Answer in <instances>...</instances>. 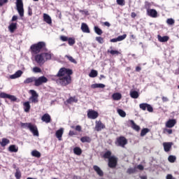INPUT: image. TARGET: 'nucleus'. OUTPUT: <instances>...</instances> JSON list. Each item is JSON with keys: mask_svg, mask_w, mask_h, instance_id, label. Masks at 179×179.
Instances as JSON below:
<instances>
[{"mask_svg": "<svg viewBox=\"0 0 179 179\" xmlns=\"http://www.w3.org/2000/svg\"><path fill=\"white\" fill-rule=\"evenodd\" d=\"M67 41H68L69 45H71V46L73 45L76 43L75 38H72V37L69 38Z\"/></svg>", "mask_w": 179, "mask_h": 179, "instance_id": "40", "label": "nucleus"}, {"mask_svg": "<svg viewBox=\"0 0 179 179\" xmlns=\"http://www.w3.org/2000/svg\"><path fill=\"white\" fill-rule=\"evenodd\" d=\"M117 164H118V158L115 156H112L109 158L108 166L110 169H115V167H117Z\"/></svg>", "mask_w": 179, "mask_h": 179, "instance_id": "7", "label": "nucleus"}, {"mask_svg": "<svg viewBox=\"0 0 179 179\" xmlns=\"http://www.w3.org/2000/svg\"><path fill=\"white\" fill-rule=\"evenodd\" d=\"M79 12H80V13H84L87 16H88V15H89V11L86 10H80Z\"/></svg>", "mask_w": 179, "mask_h": 179, "instance_id": "58", "label": "nucleus"}, {"mask_svg": "<svg viewBox=\"0 0 179 179\" xmlns=\"http://www.w3.org/2000/svg\"><path fill=\"white\" fill-rule=\"evenodd\" d=\"M176 156L174 155H170L169 157H168V160L170 163H174L176 160Z\"/></svg>", "mask_w": 179, "mask_h": 179, "instance_id": "47", "label": "nucleus"}, {"mask_svg": "<svg viewBox=\"0 0 179 179\" xmlns=\"http://www.w3.org/2000/svg\"><path fill=\"white\" fill-rule=\"evenodd\" d=\"M127 38V34H123L122 36H117L116 38L110 39V43H117L118 41H122V40H125Z\"/></svg>", "mask_w": 179, "mask_h": 179, "instance_id": "18", "label": "nucleus"}, {"mask_svg": "<svg viewBox=\"0 0 179 179\" xmlns=\"http://www.w3.org/2000/svg\"><path fill=\"white\" fill-rule=\"evenodd\" d=\"M147 15L148 16H150V17L156 18V17H157V10H156L155 9L148 8L147 9Z\"/></svg>", "mask_w": 179, "mask_h": 179, "instance_id": "15", "label": "nucleus"}, {"mask_svg": "<svg viewBox=\"0 0 179 179\" xmlns=\"http://www.w3.org/2000/svg\"><path fill=\"white\" fill-rule=\"evenodd\" d=\"M28 15L29 16H31V15H33V10H31V8L30 7H29V8H28Z\"/></svg>", "mask_w": 179, "mask_h": 179, "instance_id": "61", "label": "nucleus"}, {"mask_svg": "<svg viewBox=\"0 0 179 179\" xmlns=\"http://www.w3.org/2000/svg\"><path fill=\"white\" fill-rule=\"evenodd\" d=\"M0 97L1 99H9V100H10L11 101H16V100H17V98H16V96L8 94L5 92H1Z\"/></svg>", "mask_w": 179, "mask_h": 179, "instance_id": "13", "label": "nucleus"}, {"mask_svg": "<svg viewBox=\"0 0 179 179\" xmlns=\"http://www.w3.org/2000/svg\"><path fill=\"white\" fill-rule=\"evenodd\" d=\"M31 156H33V157L40 159V157H41V153H40L37 150H34L31 152Z\"/></svg>", "mask_w": 179, "mask_h": 179, "instance_id": "34", "label": "nucleus"}, {"mask_svg": "<svg viewBox=\"0 0 179 179\" xmlns=\"http://www.w3.org/2000/svg\"><path fill=\"white\" fill-rule=\"evenodd\" d=\"M4 3H8V0H0V6H3Z\"/></svg>", "mask_w": 179, "mask_h": 179, "instance_id": "59", "label": "nucleus"}, {"mask_svg": "<svg viewBox=\"0 0 179 179\" xmlns=\"http://www.w3.org/2000/svg\"><path fill=\"white\" fill-rule=\"evenodd\" d=\"M163 134H168L169 135H171L173 134V129H164Z\"/></svg>", "mask_w": 179, "mask_h": 179, "instance_id": "49", "label": "nucleus"}, {"mask_svg": "<svg viewBox=\"0 0 179 179\" xmlns=\"http://www.w3.org/2000/svg\"><path fill=\"white\" fill-rule=\"evenodd\" d=\"M117 5L120 6H124L125 5V0H116Z\"/></svg>", "mask_w": 179, "mask_h": 179, "instance_id": "52", "label": "nucleus"}, {"mask_svg": "<svg viewBox=\"0 0 179 179\" xmlns=\"http://www.w3.org/2000/svg\"><path fill=\"white\" fill-rule=\"evenodd\" d=\"M41 120L43 121V122L48 124L51 122V116L48 115V113H45L42 116Z\"/></svg>", "mask_w": 179, "mask_h": 179, "instance_id": "19", "label": "nucleus"}, {"mask_svg": "<svg viewBox=\"0 0 179 179\" xmlns=\"http://www.w3.org/2000/svg\"><path fill=\"white\" fill-rule=\"evenodd\" d=\"M16 29H17V23H11L9 27H8V29L10 31V33H14L15 30H16Z\"/></svg>", "mask_w": 179, "mask_h": 179, "instance_id": "26", "label": "nucleus"}, {"mask_svg": "<svg viewBox=\"0 0 179 179\" xmlns=\"http://www.w3.org/2000/svg\"><path fill=\"white\" fill-rule=\"evenodd\" d=\"M44 48H45V42L43 41L38 42L30 47L32 54H38Z\"/></svg>", "mask_w": 179, "mask_h": 179, "instance_id": "2", "label": "nucleus"}, {"mask_svg": "<svg viewBox=\"0 0 179 179\" xmlns=\"http://www.w3.org/2000/svg\"><path fill=\"white\" fill-rule=\"evenodd\" d=\"M112 99L115 101L121 100V99H122V95L120 92H116L113 94Z\"/></svg>", "mask_w": 179, "mask_h": 179, "instance_id": "24", "label": "nucleus"}, {"mask_svg": "<svg viewBox=\"0 0 179 179\" xmlns=\"http://www.w3.org/2000/svg\"><path fill=\"white\" fill-rule=\"evenodd\" d=\"M29 93L31 94V96L30 97L31 103H38V94H37L34 90H31Z\"/></svg>", "mask_w": 179, "mask_h": 179, "instance_id": "10", "label": "nucleus"}, {"mask_svg": "<svg viewBox=\"0 0 179 179\" xmlns=\"http://www.w3.org/2000/svg\"><path fill=\"white\" fill-rule=\"evenodd\" d=\"M73 153L77 156H80L82 155V148L79 147H76L73 148Z\"/></svg>", "mask_w": 179, "mask_h": 179, "instance_id": "33", "label": "nucleus"}, {"mask_svg": "<svg viewBox=\"0 0 179 179\" xmlns=\"http://www.w3.org/2000/svg\"><path fill=\"white\" fill-rule=\"evenodd\" d=\"M157 37H158V41H160V43H166V42L169 41V40L170 38L167 36H162L160 35H158Z\"/></svg>", "mask_w": 179, "mask_h": 179, "instance_id": "25", "label": "nucleus"}, {"mask_svg": "<svg viewBox=\"0 0 179 179\" xmlns=\"http://www.w3.org/2000/svg\"><path fill=\"white\" fill-rule=\"evenodd\" d=\"M17 10L21 17L24 16V9H23V1L22 0H17Z\"/></svg>", "mask_w": 179, "mask_h": 179, "instance_id": "6", "label": "nucleus"}, {"mask_svg": "<svg viewBox=\"0 0 179 179\" xmlns=\"http://www.w3.org/2000/svg\"><path fill=\"white\" fill-rule=\"evenodd\" d=\"M48 82V78L43 76L39 77L38 78H35L34 85L36 87L41 86L43 83H47Z\"/></svg>", "mask_w": 179, "mask_h": 179, "instance_id": "8", "label": "nucleus"}, {"mask_svg": "<svg viewBox=\"0 0 179 179\" xmlns=\"http://www.w3.org/2000/svg\"><path fill=\"white\" fill-rule=\"evenodd\" d=\"M81 30L83 33H90V29H89V26L87 24L83 22L81 24Z\"/></svg>", "mask_w": 179, "mask_h": 179, "instance_id": "20", "label": "nucleus"}, {"mask_svg": "<svg viewBox=\"0 0 179 179\" xmlns=\"http://www.w3.org/2000/svg\"><path fill=\"white\" fill-rule=\"evenodd\" d=\"M78 99H76V96H71L66 100V103H68V104H71V103H76Z\"/></svg>", "mask_w": 179, "mask_h": 179, "instance_id": "35", "label": "nucleus"}, {"mask_svg": "<svg viewBox=\"0 0 179 179\" xmlns=\"http://www.w3.org/2000/svg\"><path fill=\"white\" fill-rule=\"evenodd\" d=\"M117 114L122 118H125L127 117V113L124 111L122 109H117Z\"/></svg>", "mask_w": 179, "mask_h": 179, "instance_id": "39", "label": "nucleus"}, {"mask_svg": "<svg viewBox=\"0 0 179 179\" xmlns=\"http://www.w3.org/2000/svg\"><path fill=\"white\" fill-rule=\"evenodd\" d=\"M131 16L133 19H135V17H136V13L135 12H132Z\"/></svg>", "mask_w": 179, "mask_h": 179, "instance_id": "64", "label": "nucleus"}, {"mask_svg": "<svg viewBox=\"0 0 179 179\" xmlns=\"http://www.w3.org/2000/svg\"><path fill=\"white\" fill-rule=\"evenodd\" d=\"M103 159H111V157H113V156H111V151H110V150L106 151L103 154Z\"/></svg>", "mask_w": 179, "mask_h": 179, "instance_id": "37", "label": "nucleus"}, {"mask_svg": "<svg viewBox=\"0 0 179 179\" xmlns=\"http://www.w3.org/2000/svg\"><path fill=\"white\" fill-rule=\"evenodd\" d=\"M95 33L98 34V36H101L103 34V30L100 29L99 27L95 26L94 28Z\"/></svg>", "mask_w": 179, "mask_h": 179, "instance_id": "41", "label": "nucleus"}, {"mask_svg": "<svg viewBox=\"0 0 179 179\" xmlns=\"http://www.w3.org/2000/svg\"><path fill=\"white\" fill-rule=\"evenodd\" d=\"M163 146L166 152H170V150L171 149V143H164Z\"/></svg>", "mask_w": 179, "mask_h": 179, "instance_id": "32", "label": "nucleus"}, {"mask_svg": "<svg viewBox=\"0 0 179 179\" xmlns=\"http://www.w3.org/2000/svg\"><path fill=\"white\" fill-rule=\"evenodd\" d=\"M166 179H176V178H173V175L171 174H168L166 176Z\"/></svg>", "mask_w": 179, "mask_h": 179, "instance_id": "62", "label": "nucleus"}, {"mask_svg": "<svg viewBox=\"0 0 179 179\" xmlns=\"http://www.w3.org/2000/svg\"><path fill=\"white\" fill-rule=\"evenodd\" d=\"M56 138L59 139V141L62 140V135H64V129L61 128L59 130L56 131Z\"/></svg>", "mask_w": 179, "mask_h": 179, "instance_id": "22", "label": "nucleus"}, {"mask_svg": "<svg viewBox=\"0 0 179 179\" xmlns=\"http://www.w3.org/2000/svg\"><path fill=\"white\" fill-rule=\"evenodd\" d=\"M166 23L167 24H169V26H173V24H174V23H176V21L174 20V19L173 18H168L166 20Z\"/></svg>", "mask_w": 179, "mask_h": 179, "instance_id": "46", "label": "nucleus"}, {"mask_svg": "<svg viewBox=\"0 0 179 179\" xmlns=\"http://www.w3.org/2000/svg\"><path fill=\"white\" fill-rule=\"evenodd\" d=\"M130 96L131 99H138L139 97V93L137 91H132L130 92Z\"/></svg>", "mask_w": 179, "mask_h": 179, "instance_id": "38", "label": "nucleus"}, {"mask_svg": "<svg viewBox=\"0 0 179 179\" xmlns=\"http://www.w3.org/2000/svg\"><path fill=\"white\" fill-rule=\"evenodd\" d=\"M72 82V78L71 76H65L64 77L59 78V83L62 86H68Z\"/></svg>", "mask_w": 179, "mask_h": 179, "instance_id": "4", "label": "nucleus"}, {"mask_svg": "<svg viewBox=\"0 0 179 179\" xmlns=\"http://www.w3.org/2000/svg\"><path fill=\"white\" fill-rule=\"evenodd\" d=\"M87 117L90 118V120H96V118L99 117V112L90 109L87 110Z\"/></svg>", "mask_w": 179, "mask_h": 179, "instance_id": "9", "label": "nucleus"}, {"mask_svg": "<svg viewBox=\"0 0 179 179\" xmlns=\"http://www.w3.org/2000/svg\"><path fill=\"white\" fill-rule=\"evenodd\" d=\"M15 177L17 179H20L22 178V173L19 170V168L16 169V172L15 173Z\"/></svg>", "mask_w": 179, "mask_h": 179, "instance_id": "43", "label": "nucleus"}, {"mask_svg": "<svg viewBox=\"0 0 179 179\" xmlns=\"http://www.w3.org/2000/svg\"><path fill=\"white\" fill-rule=\"evenodd\" d=\"M35 78L36 77L28 78L24 81V83L25 85H29V83H33V82H35Z\"/></svg>", "mask_w": 179, "mask_h": 179, "instance_id": "36", "label": "nucleus"}, {"mask_svg": "<svg viewBox=\"0 0 179 179\" xmlns=\"http://www.w3.org/2000/svg\"><path fill=\"white\" fill-rule=\"evenodd\" d=\"M9 143H10V141L6 138H3L1 142H0V145L2 148H5V146H6V145H9Z\"/></svg>", "mask_w": 179, "mask_h": 179, "instance_id": "27", "label": "nucleus"}, {"mask_svg": "<svg viewBox=\"0 0 179 179\" xmlns=\"http://www.w3.org/2000/svg\"><path fill=\"white\" fill-rule=\"evenodd\" d=\"M102 129H106V124L101 122V120L96 121L95 122V131L97 132H100Z\"/></svg>", "mask_w": 179, "mask_h": 179, "instance_id": "12", "label": "nucleus"}, {"mask_svg": "<svg viewBox=\"0 0 179 179\" xmlns=\"http://www.w3.org/2000/svg\"><path fill=\"white\" fill-rule=\"evenodd\" d=\"M135 171H136L135 169L129 168L127 169V174H134V173H135Z\"/></svg>", "mask_w": 179, "mask_h": 179, "instance_id": "54", "label": "nucleus"}, {"mask_svg": "<svg viewBox=\"0 0 179 179\" xmlns=\"http://www.w3.org/2000/svg\"><path fill=\"white\" fill-rule=\"evenodd\" d=\"M130 124L132 129L136 131L137 132H139V131H141V127L138 126L134 120H130Z\"/></svg>", "mask_w": 179, "mask_h": 179, "instance_id": "21", "label": "nucleus"}, {"mask_svg": "<svg viewBox=\"0 0 179 179\" xmlns=\"http://www.w3.org/2000/svg\"><path fill=\"white\" fill-rule=\"evenodd\" d=\"M96 41L99 43V44H103L104 43V38L101 37V36H97L96 37Z\"/></svg>", "mask_w": 179, "mask_h": 179, "instance_id": "51", "label": "nucleus"}, {"mask_svg": "<svg viewBox=\"0 0 179 179\" xmlns=\"http://www.w3.org/2000/svg\"><path fill=\"white\" fill-rule=\"evenodd\" d=\"M35 61L38 65H44L45 62L51 59L52 55L51 52H42L40 54H36L34 57Z\"/></svg>", "mask_w": 179, "mask_h": 179, "instance_id": "1", "label": "nucleus"}, {"mask_svg": "<svg viewBox=\"0 0 179 179\" xmlns=\"http://www.w3.org/2000/svg\"><path fill=\"white\" fill-rule=\"evenodd\" d=\"M176 124H177V120L175 119H169L166 122V128H173Z\"/></svg>", "mask_w": 179, "mask_h": 179, "instance_id": "16", "label": "nucleus"}, {"mask_svg": "<svg viewBox=\"0 0 179 179\" xmlns=\"http://www.w3.org/2000/svg\"><path fill=\"white\" fill-rule=\"evenodd\" d=\"M33 72H34V73H41L42 71L41 68L35 66L33 68Z\"/></svg>", "mask_w": 179, "mask_h": 179, "instance_id": "50", "label": "nucleus"}, {"mask_svg": "<svg viewBox=\"0 0 179 179\" xmlns=\"http://www.w3.org/2000/svg\"><path fill=\"white\" fill-rule=\"evenodd\" d=\"M148 132H150V129L148 128H144L141 131V136H145L146 134H148Z\"/></svg>", "mask_w": 179, "mask_h": 179, "instance_id": "42", "label": "nucleus"}, {"mask_svg": "<svg viewBox=\"0 0 179 179\" xmlns=\"http://www.w3.org/2000/svg\"><path fill=\"white\" fill-rule=\"evenodd\" d=\"M43 20L44 22H45V23H48V24H51L52 23V20H51V17L45 13L43 14Z\"/></svg>", "mask_w": 179, "mask_h": 179, "instance_id": "23", "label": "nucleus"}, {"mask_svg": "<svg viewBox=\"0 0 179 179\" xmlns=\"http://www.w3.org/2000/svg\"><path fill=\"white\" fill-rule=\"evenodd\" d=\"M93 169L96 173V174L99 175V177H103L104 172H103V170H101V169H100V167H99V166L94 165L93 166Z\"/></svg>", "mask_w": 179, "mask_h": 179, "instance_id": "17", "label": "nucleus"}, {"mask_svg": "<svg viewBox=\"0 0 179 179\" xmlns=\"http://www.w3.org/2000/svg\"><path fill=\"white\" fill-rule=\"evenodd\" d=\"M68 36H60L59 39L61 41H68Z\"/></svg>", "mask_w": 179, "mask_h": 179, "instance_id": "56", "label": "nucleus"}, {"mask_svg": "<svg viewBox=\"0 0 179 179\" xmlns=\"http://www.w3.org/2000/svg\"><path fill=\"white\" fill-rule=\"evenodd\" d=\"M69 136H73L74 135H76V134L75 133V131L70 130L69 132Z\"/></svg>", "mask_w": 179, "mask_h": 179, "instance_id": "60", "label": "nucleus"}, {"mask_svg": "<svg viewBox=\"0 0 179 179\" xmlns=\"http://www.w3.org/2000/svg\"><path fill=\"white\" fill-rule=\"evenodd\" d=\"M22 75H23V71H22V70H18L17 72H15V76H17V78H20Z\"/></svg>", "mask_w": 179, "mask_h": 179, "instance_id": "55", "label": "nucleus"}, {"mask_svg": "<svg viewBox=\"0 0 179 179\" xmlns=\"http://www.w3.org/2000/svg\"><path fill=\"white\" fill-rule=\"evenodd\" d=\"M91 87L92 89H97V88H99V89H104V87H106V85L104 84H101V83H99V84H92L91 85Z\"/></svg>", "mask_w": 179, "mask_h": 179, "instance_id": "28", "label": "nucleus"}, {"mask_svg": "<svg viewBox=\"0 0 179 179\" xmlns=\"http://www.w3.org/2000/svg\"><path fill=\"white\" fill-rule=\"evenodd\" d=\"M128 144V140L127 138L121 136L118 138H117L115 141V145L117 146H120V148H125V145Z\"/></svg>", "mask_w": 179, "mask_h": 179, "instance_id": "5", "label": "nucleus"}, {"mask_svg": "<svg viewBox=\"0 0 179 179\" xmlns=\"http://www.w3.org/2000/svg\"><path fill=\"white\" fill-rule=\"evenodd\" d=\"M73 73V71H72V69H66L65 67L61 68L59 71H58L57 76L58 78H62V76H71Z\"/></svg>", "mask_w": 179, "mask_h": 179, "instance_id": "3", "label": "nucleus"}, {"mask_svg": "<svg viewBox=\"0 0 179 179\" xmlns=\"http://www.w3.org/2000/svg\"><path fill=\"white\" fill-rule=\"evenodd\" d=\"M108 52L111 54V55H120V52L118 50H108Z\"/></svg>", "mask_w": 179, "mask_h": 179, "instance_id": "48", "label": "nucleus"}, {"mask_svg": "<svg viewBox=\"0 0 179 179\" xmlns=\"http://www.w3.org/2000/svg\"><path fill=\"white\" fill-rule=\"evenodd\" d=\"M23 106H24V110L25 113H29V111H30V108L31 107L30 106V102H29V101L24 102L23 103Z\"/></svg>", "mask_w": 179, "mask_h": 179, "instance_id": "31", "label": "nucleus"}, {"mask_svg": "<svg viewBox=\"0 0 179 179\" xmlns=\"http://www.w3.org/2000/svg\"><path fill=\"white\" fill-rule=\"evenodd\" d=\"M139 107L143 111H146L147 109L149 113H153V107H152L150 104L146 103H140Z\"/></svg>", "mask_w": 179, "mask_h": 179, "instance_id": "11", "label": "nucleus"}, {"mask_svg": "<svg viewBox=\"0 0 179 179\" xmlns=\"http://www.w3.org/2000/svg\"><path fill=\"white\" fill-rule=\"evenodd\" d=\"M65 58H67V59H69L70 62H72V64H78V62H76V60L73 57H72V56L66 55L65 56Z\"/></svg>", "mask_w": 179, "mask_h": 179, "instance_id": "44", "label": "nucleus"}, {"mask_svg": "<svg viewBox=\"0 0 179 179\" xmlns=\"http://www.w3.org/2000/svg\"><path fill=\"white\" fill-rule=\"evenodd\" d=\"M31 124V123L21 122V127H22L23 128H27L28 129H29Z\"/></svg>", "mask_w": 179, "mask_h": 179, "instance_id": "53", "label": "nucleus"}, {"mask_svg": "<svg viewBox=\"0 0 179 179\" xmlns=\"http://www.w3.org/2000/svg\"><path fill=\"white\" fill-rule=\"evenodd\" d=\"M97 75H98V73H97V71L96 70H92L89 73L90 78H96Z\"/></svg>", "mask_w": 179, "mask_h": 179, "instance_id": "45", "label": "nucleus"}, {"mask_svg": "<svg viewBox=\"0 0 179 179\" xmlns=\"http://www.w3.org/2000/svg\"><path fill=\"white\" fill-rule=\"evenodd\" d=\"M28 129H29V131L33 134L34 136H38V129H37V126L36 124L31 123Z\"/></svg>", "mask_w": 179, "mask_h": 179, "instance_id": "14", "label": "nucleus"}, {"mask_svg": "<svg viewBox=\"0 0 179 179\" xmlns=\"http://www.w3.org/2000/svg\"><path fill=\"white\" fill-rule=\"evenodd\" d=\"M80 141L83 143H90L92 142V138L86 136L80 138Z\"/></svg>", "mask_w": 179, "mask_h": 179, "instance_id": "29", "label": "nucleus"}, {"mask_svg": "<svg viewBox=\"0 0 179 179\" xmlns=\"http://www.w3.org/2000/svg\"><path fill=\"white\" fill-rule=\"evenodd\" d=\"M76 131H77L78 132H82V126L80 125H77L75 127Z\"/></svg>", "mask_w": 179, "mask_h": 179, "instance_id": "57", "label": "nucleus"}, {"mask_svg": "<svg viewBox=\"0 0 179 179\" xmlns=\"http://www.w3.org/2000/svg\"><path fill=\"white\" fill-rule=\"evenodd\" d=\"M8 150L12 153H16L19 150V148L15 145H11L8 147Z\"/></svg>", "mask_w": 179, "mask_h": 179, "instance_id": "30", "label": "nucleus"}, {"mask_svg": "<svg viewBox=\"0 0 179 179\" xmlns=\"http://www.w3.org/2000/svg\"><path fill=\"white\" fill-rule=\"evenodd\" d=\"M137 169H138V170H141V171H143V165H141V164H139V165H138L137 166Z\"/></svg>", "mask_w": 179, "mask_h": 179, "instance_id": "63", "label": "nucleus"}]
</instances>
